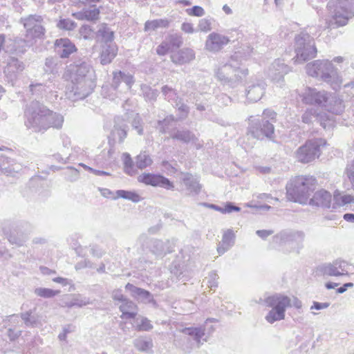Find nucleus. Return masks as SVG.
Here are the masks:
<instances>
[{"mask_svg":"<svg viewBox=\"0 0 354 354\" xmlns=\"http://www.w3.org/2000/svg\"><path fill=\"white\" fill-rule=\"evenodd\" d=\"M24 125L33 133H45L48 129H59L64 117L48 109L39 101H32L24 110Z\"/></svg>","mask_w":354,"mask_h":354,"instance_id":"1","label":"nucleus"},{"mask_svg":"<svg viewBox=\"0 0 354 354\" xmlns=\"http://www.w3.org/2000/svg\"><path fill=\"white\" fill-rule=\"evenodd\" d=\"M122 159L124 172L129 176L135 175L137 173V169L135 167L136 162L134 163L130 154L128 153H124L122 154Z\"/></svg>","mask_w":354,"mask_h":354,"instance_id":"39","label":"nucleus"},{"mask_svg":"<svg viewBox=\"0 0 354 354\" xmlns=\"http://www.w3.org/2000/svg\"><path fill=\"white\" fill-rule=\"evenodd\" d=\"M174 247L175 242L174 240L163 241L160 239H151L148 245L151 252L160 258H162L167 254L171 253Z\"/></svg>","mask_w":354,"mask_h":354,"instance_id":"18","label":"nucleus"},{"mask_svg":"<svg viewBox=\"0 0 354 354\" xmlns=\"http://www.w3.org/2000/svg\"><path fill=\"white\" fill-rule=\"evenodd\" d=\"M315 184L313 176H297L286 185L287 197L290 201L306 204Z\"/></svg>","mask_w":354,"mask_h":354,"instance_id":"3","label":"nucleus"},{"mask_svg":"<svg viewBox=\"0 0 354 354\" xmlns=\"http://www.w3.org/2000/svg\"><path fill=\"white\" fill-rule=\"evenodd\" d=\"M138 180L147 185L160 187L167 189L174 188V184L167 178L151 173H144L138 177Z\"/></svg>","mask_w":354,"mask_h":354,"instance_id":"16","label":"nucleus"},{"mask_svg":"<svg viewBox=\"0 0 354 354\" xmlns=\"http://www.w3.org/2000/svg\"><path fill=\"white\" fill-rule=\"evenodd\" d=\"M175 120L172 115H168L162 120H158L156 128L160 133H165L167 132V129L172 122Z\"/></svg>","mask_w":354,"mask_h":354,"instance_id":"47","label":"nucleus"},{"mask_svg":"<svg viewBox=\"0 0 354 354\" xmlns=\"http://www.w3.org/2000/svg\"><path fill=\"white\" fill-rule=\"evenodd\" d=\"M326 144V141L321 138L307 140L299 147L295 152V158L301 163H309L321 154V147Z\"/></svg>","mask_w":354,"mask_h":354,"instance_id":"8","label":"nucleus"},{"mask_svg":"<svg viewBox=\"0 0 354 354\" xmlns=\"http://www.w3.org/2000/svg\"><path fill=\"white\" fill-rule=\"evenodd\" d=\"M266 84L262 80H258L256 83H252L246 88V97L250 102L259 101L265 93Z\"/></svg>","mask_w":354,"mask_h":354,"instance_id":"27","label":"nucleus"},{"mask_svg":"<svg viewBox=\"0 0 354 354\" xmlns=\"http://www.w3.org/2000/svg\"><path fill=\"white\" fill-rule=\"evenodd\" d=\"M43 21L42 16L36 14L21 17L19 20L26 30V38L32 40L33 44L36 39H42L45 35L46 30L42 25Z\"/></svg>","mask_w":354,"mask_h":354,"instance_id":"10","label":"nucleus"},{"mask_svg":"<svg viewBox=\"0 0 354 354\" xmlns=\"http://www.w3.org/2000/svg\"><path fill=\"white\" fill-rule=\"evenodd\" d=\"M290 71V67L286 65L283 60L275 59L268 71V75L272 81L281 83L283 82V76Z\"/></svg>","mask_w":354,"mask_h":354,"instance_id":"23","label":"nucleus"},{"mask_svg":"<svg viewBox=\"0 0 354 354\" xmlns=\"http://www.w3.org/2000/svg\"><path fill=\"white\" fill-rule=\"evenodd\" d=\"M223 211H221V213L223 214H227V213H231L232 212H239L241 210V208L236 205H235L232 202H227L224 207H222Z\"/></svg>","mask_w":354,"mask_h":354,"instance_id":"63","label":"nucleus"},{"mask_svg":"<svg viewBox=\"0 0 354 354\" xmlns=\"http://www.w3.org/2000/svg\"><path fill=\"white\" fill-rule=\"evenodd\" d=\"M118 198H122L127 200H129L134 203H138L141 199V197L136 192L123 189L118 190L116 192V196L113 197V199H116Z\"/></svg>","mask_w":354,"mask_h":354,"instance_id":"43","label":"nucleus"},{"mask_svg":"<svg viewBox=\"0 0 354 354\" xmlns=\"http://www.w3.org/2000/svg\"><path fill=\"white\" fill-rule=\"evenodd\" d=\"M35 293L41 297L52 298L60 293L59 290H54L46 288H37L35 290Z\"/></svg>","mask_w":354,"mask_h":354,"instance_id":"49","label":"nucleus"},{"mask_svg":"<svg viewBox=\"0 0 354 354\" xmlns=\"http://www.w3.org/2000/svg\"><path fill=\"white\" fill-rule=\"evenodd\" d=\"M332 197L330 194L324 189L316 192L310 200V205L313 206L330 208Z\"/></svg>","mask_w":354,"mask_h":354,"instance_id":"28","label":"nucleus"},{"mask_svg":"<svg viewBox=\"0 0 354 354\" xmlns=\"http://www.w3.org/2000/svg\"><path fill=\"white\" fill-rule=\"evenodd\" d=\"M112 75L111 88L114 91L126 92L131 89L134 82L131 75L121 71H115L112 73Z\"/></svg>","mask_w":354,"mask_h":354,"instance_id":"14","label":"nucleus"},{"mask_svg":"<svg viewBox=\"0 0 354 354\" xmlns=\"http://www.w3.org/2000/svg\"><path fill=\"white\" fill-rule=\"evenodd\" d=\"M161 92L164 95L165 99L169 102L178 98V95L176 90L167 85H165L162 87Z\"/></svg>","mask_w":354,"mask_h":354,"instance_id":"53","label":"nucleus"},{"mask_svg":"<svg viewBox=\"0 0 354 354\" xmlns=\"http://www.w3.org/2000/svg\"><path fill=\"white\" fill-rule=\"evenodd\" d=\"M195 59L194 51L189 48H184L174 53L171 55V59L176 64L183 65L190 62Z\"/></svg>","mask_w":354,"mask_h":354,"instance_id":"29","label":"nucleus"},{"mask_svg":"<svg viewBox=\"0 0 354 354\" xmlns=\"http://www.w3.org/2000/svg\"><path fill=\"white\" fill-rule=\"evenodd\" d=\"M239 55L235 53L231 57L229 63L222 66L216 72L217 80L223 85L231 88L236 87L248 74L247 68H241Z\"/></svg>","mask_w":354,"mask_h":354,"instance_id":"4","label":"nucleus"},{"mask_svg":"<svg viewBox=\"0 0 354 354\" xmlns=\"http://www.w3.org/2000/svg\"><path fill=\"white\" fill-rule=\"evenodd\" d=\"M166 42L170 48H178L183 43V37L177 33L169 34L165 39Z\"/></svg>","mask_w":354,"mask_h":354,"instance_id":"44","label":"nucleus"},{"mask_svg":"<svg viewBox=\"0 0 354 354\" xmlns=\"http://www.w3.org/2000/svg\"><path fill=\"white\" fill-rule=\"evenodd\" d=\"M142 119L138 113L135 114L133 120L131 122L132 127L137 130L139 135L143 134V128L141 125Z\"/></svg>","mask_w":354,"mask_h":354,"instance_id":"57","label":"nucleus"},{"mask_svg":"<svg viewBox=\"0 0 354 354\" xmlns=\"http://www.w3.org/2000/svg\"><path fill=\"white\" fill-rule=\"evenodd\" d=\"M120 310L122 313V319H134L138 314V306L132 301L127 299L120 306Z\"/></svg>","mask_w":354,"mask_h":354,"instance_id":"34","label":"nucleus"},{"mask_svg":"<svg viewBox=\"0 0 354 354\" xmlns=\"http://www.w3.org/2000/svg\"><path fill=\"white\" fill-rule=\"evenodd\" d=\"M186 12L190 16L202 17L205 15L204 9L198 6H194L192 8L187 9Z\"/></svg>","mask_w":354,"mask_h":354,"instance_id":"58","label":"nucleus"},{"mask_svg":"<svg viewBox=\"0 0 354 354\" xmlns=\"http://www.w3.org/2000/svg\"><path fill=\"white\" fill-rule=\"evenodd\" d=\"M96 38L104 42V44H114V32L112 31L106 24L99 25L95 32Z\"/></svg>","mask_w":354,"mask_h":354,"instance_id":"33","label":"nucleus"},{"mask_svg":"<svg viewBox=\"0 0 354 354\" xmlns=\"http://www.w3.org/2000/svg\"><path fill=\"white\" fill-rule=\"evenodd\" d=\"M333 200L335 203L333 205V208H335V204L339 206H344L347 204L354 203V196L351 194H341L340 193H335L334 194Z\"/></svg>","mask_w":354,"mask_h":354,"instance_id":"41","label":"nucleus"},{"mask_svg":"<svg viewBox=\"0 0 354 354\" xmlns=\"http://www.w3.org/2000/svg\"><path fill=\"white\" fill-rule=\"evenodd\" d=\"M277 113L271 109H265L261 119H266L270 120L272 124L276 120Z\"/></svg>","mask_w":354,"mask_h":354,"instance_id":"62","label":"nucleus"},{"mask_svg":"<svg viewBox=\"0 0 354 354\" xmlns=\"http://www.w3.org/2000/svg\"><path fill=\"white\" fill-rule=\"evenodd\" d=\"M125 289L129 291L131 296L138 302L145 304H150L153 307H157V302L154 299L153 295L148 290L138 288L130 283L125 286Z\"/></svg>","mask_w":354,"mask_h":354,"instance_id":"22","label":"nucleus"},{"mask_svg":"<svg viewBox=\"0 0 354 354\" xmlns=\"http://www.w3.org/2000/svg\"><path fill=\"white\" fill-rule=\"evenodd\" d=\"M88 299L82 298L80 296H76L71 299V300L65 303V306L71 308L73 306L82 307L88 304Z\"/></svg>","mask_w":354,"mask_h":354,"instance_id":"50","label":"nucleus"},{"mask_svg":"<svg viewBox=\"0 0 354 354\" xmlns=\"http://www.w3.org/2000/svg\"><path fill=\"white\" fill-rule=\"evenodd\" d=\"M8 239L10 243L15 244L17 246H21L26 241L27 238L24 234L16 235L15 233H11Z\"/></svg>","mask_w":354,"mask_h":354,"instance_id":"55","label":"nucleus"},{"mask_svg":"<svg viewBox=\"0 0 354 354\" xmlns=\"http://www.w3.org/2000/svg\"><path fill=\"white\" fill-rule=\"evenodd\" d=\"M138 330L148 331L152 329L151 322L146 317H142L140 323L137 326Z\"/></svg>","mask_w":354,"mask_h":354,"instance_id":"60","label":"nucleus"},{"mask_svg":"<svg viewBox=\"0 0 354 354\" xmlns=\"http://www.w3.org/2000/svg\"><path fill=\"white\" fill-rule=\"evenodd\" d=\"M20 317L27 327H35L37 324V318L32 315L31 310L21 313Z\"/></svg>","mask_w":354,"mask_h":354,"instance_id":"46","label":"nucleus"},{"mask_svg":"<svg viewBox=\"0 0 354 354\" xmlns=\"http://www.w3.org/2000/svg\"><path fill=\"white\" fill-rule=\"evenodd\" d=\"M55 51L62 59L68 58L70 55L76 52L75 45L68 38H60L55 41Z\"/></svg>","mask_w":354,"mask_h":354,"instance_id":"25","label":"nucleus"},{"mask_svg":"<svg viewBox=\"0 0 354 354\" xmlns=\"http://www.w3.org/2000/svg\"><path fill=\"white\" fill-rule=\"evenodd\" d=\"M118 48L115 44H104L100 53V59L102 65L111 62L117 55Z\"/></svg>","mask_w":354,"mask_h":354,"instance_id":"32","label":"nucleus"},{"mask_svg":"<svg viewBox=\"0 0 354 354\" xmlns=\"http://www.w3.org/2000/svg\"><path fill=\"white\" fill-rule=\"evenodd\" d=\"M33 45L32 40L26 38L15 37L7 39V44L5 47V53L16 55L24 54L28 48Z\"/></svg>","mask_w":354,"mask_h":354,"instance_id":"17","label":"nucleus"},{"mask_svg":"<svg viewBox=\"0 0 354 354\" xmlns=\"http://www.w3.org/2000/svg\"><path fill=\"white\" fill-rule=\"evenodd\" d=\"M79 34L80 37H82L85 40H91L94 37L95 32L88 25H83L79 30Z\"/></svg>","mask_w":354,"mask_h":354,"instance_id":"51","label":"nucleus"},{"mask_svg":"<svg viewBox=\"0 0 354 354\" xmlns=\"http://www.w3.org/2000/svg\"><path fill=\"white\" fill-rule=\"evenodd\" d=\"M234 234L232 230H227L223 235L222 243L223 245H227L228 248L232 246L234 243Z\"/></svg>","mask_w":354,"mask_h":354,"instance_id":"56","label":"nucleus"},{"mask_svg":"<svg viewBox=\"0 0 354 354\" xmlns=\"http://www.w3.org/2000/svg\"><path fill=\"white\" fill-rule=\"evenodd\" d=\"M129 127L120 118H116L115 124L111 133L113 140H118L120 143L123 142L127 136Z\"/></svg>","mask_w":354,"mask_h":354,"instance_id":"30","label":"nucleus"},{"mask_svg":"<svg viewBox=\"0 0 354 354\" xmlns=\"http://www.w3.org/2000/svg\"><path fill=\"white\" fill-rule=\"evenodd\" d=\"M327 109L336 115H340L342 113L345 109V105L343 100L337 98H334L330 101L329 104H326Z\"/></svg>","mask_w":354,"mask_h":354,"instance_id":"40","label":"nucleus"},{"mask_svg":"<svg viewBox=\"0 0 354 354\" xmlns=\"http://www.w3.org/2000/svg\"><path fill=\"white\" fill-rule=\"evenodd\" d=\"M230 41L227 37L216 32H212L207 36L205 42L206 49L212 52H217L222 49Z\"/></svg>","mask_w":354,"mask_h":354,"instance_id":"26","label":"nucleus"},{"mask_svg":"<svg viewBox=\"0 0 354 354\" xmlns=\"http://www.w3.org/2000/svg\"><path fill=\"white\" fill-rule=\"evenodd\" d=\"M301 120L306 124L317 122L324 129H326V127L331 124V120L328 118L326 113L319 112L317 109L314 108L308 109L302 115Z\"/></svg>","mask_w":354,"mask_h":354,"instance_id":"19","label":"nucleus"},{"mask_svg":"<svg viewBox=\"0 0 354 354\" xmlns=\"http://www.w3.org/2000/svg\"><path fill=\"white\" fill-rule=\"evenodd\" d=\"M5 63L3 73L6 80L12 82L17 80L19 74L24 70L25 64L22 61L12 56L8 57Z\"/></svg>","mask_w":354,"mask_h":354,"instance_id":"15","label":"nucleus"},{"mask_svg":"<svg viewBox=\"0 0 354 354\" xmlns=\"http://www.w3.org/2000/svg\"><path fill=\"white\" fill-rule=\"evenodd\" d=\"M176 344H178V346H180L181 349L185 353H189L192 350V343L189 337L187 336H184L180 338V341L176 339Z\"/></svg>","mask_w":354,"mask_h":354,"instance_id":"52","label":"nucleus"},{"mask_svg":"<svg viewBox=\"0 0 354 354\" xmlns=\"http://www.w3.org/2000/svg\"><path fill=\"white\" fill-rule=\"evenodd\" d=\"M100 15V10L97 8H94L93 10H86L84 17L88 21H94L98 19Z\"/></svg>","mask_w":354,"mask_h":354,"instance_id":"61","label":"nucleus"},{"mask_svg":"<svg viewBox=\"0 0 354 354\" xmlns=\"http://www.w3.org/2000/svg\"><path fill=\"white\" fill-rule=\"evenodd\" d=\"M30 91L32 95H41L43 92L45 91L44 86L42 84L37 83V84H31L29 86Z\"/></svg>","mask_w":354,"mask_h":354,"instance_id":"59","label":"nucleus"},{"mask_svg":"<svg viewBox=\"0 0 354 354\" xmlns=\"http://www.w3.org/2000/svg\"><path fill=\"white\" fill-rule=\"evenodd\" d=\"M348 263L343 260L337 259L331 263L324 264L320 268L324 275L339 277L348 274Z\"/></svg>","mask_w":354,"mask_h":354,"instance_id":"20","label":"nucleus"},{"mask_svg":"<svg viewBox=\"0 0 354 354\" xmlns=\"http://www.w3.org/2000/svg\"><path fill=\"white\" fill-rule=\"evenodd\" d=\"M296 56L295 62L299 64L315 57L317 48L313 38L306 32H301L295 37Z\"/></svg>","mask_w":354,"mask_h":354,"instance_id":"6","label":"nucleus"},{"mask_svg":"<svg viewBox=\"0 0 354 354\" xmlns=\"http://www.w3.org/2000/svg\"><path fill=\"white\" fill-rule=\"evenodd\" d=\"M218 274L214 271H212L209 273L208 277L203 279V283H206L207 286L212 290L218 286Z\"/></svg>","mask_w":354,"mask_h":354,"instance_id":"54","label":"nucleus"},{"mask_svg":"<svg viewBox=\"0 0 354 354\" xmlns=\"http://www.w3.org/2000/svg\"><path fill=\"white\" fill-rule=\"evenodd\" d=\"M248 122L247 136H250L257 140H263L264 138H270L274 134V124L268 120L250 116L248 118Z\"/></svg>","mask_w":354,"mask_h":354,"instance_id":"9","label":"nucleus"},{"mask_svg":"<svg viewBox=\"0 0 354 354\" xmlns=\"http://www.w3.org/2000/svg\"><path fill=\"white\" fill-rule=\"evenodd\" d=\"M57 27L59 30H73L77 27V23L71 19H61L57 24Z\"/></svg>","mask_w":354,"mask_h":354,"instance_id":"48","label":"nucleus"},{"mask_svg":"<svg viewBox=\"0 0 354 354\" xmlns=\"http://www.w3.org/2000/svg\"><path fill=\"white\" fill-rule=\"evenodd\" d=\"M327 8L330 18L326 21L327 28H337L347 24L354 17V0H330Z\"/></svg>","mask_w":354,"mask_h":354,"instance_id":"2","label":"nucleus"},{"mask_svg":"<svg viewBox=\"0 0 354 354\" xmlns=\"http://www.w3.org/2000/svg\"><path fill=\"white\" fill-rule=\"evenodd\" d=\"M305 234L301 231L291 230H283L273 237L274 241L279 243L281 246H289L288 252L297 250L302 247Z\"/></svg>","mask_w":354,"mask_h":354,"instance_id":"12","label":"nucleus"},{"mask_svg":"<svg viewBox=\"0 0 354 354\" xmlns=\"http://www.w3.org/2000/svg\"><path fill=\"white\" fill-rule=\"evenodd\" d=\"M346 174L354 189V160L352 164L347 166Z\"/></svg>","mask_w":354,"mask_h":354,"instance_id":"64","label":"nucleus"},{"mask_svg":"<svg viewBox=\"0 0 354 354\" xmlns=\"http://www.w3.org/2000/svg\"><path fill=\"white\" fill-rule=\"evenodd\" d=\"M205 328L204 326L200 327H189L185 328L183 330V333L189 336L194 337V339L197 342L198 346L203 344L201 342L202 337L205 335Z\"/></svg>","mask_w":354,"mask_h":354,"instance_id":"36","label":"nucleus"},{"mask_svg":"<svg viewBox=\"0 0 354 354\" xmlns=\"http://www.w3.org/2000/svg\"><path fill=\"white\" fill-rule=\"evenodd\" d=\"M329 96V94L325 91H318L316 88L308 87L301 97L302 102L305 104L326 106Z\"/></svg>","mask_w":354,"mask_h":354,"instance_id":"13","label":"nucleus"},{"mask_svg":"<svg viewBox=\"0 0 354 354\" xmlns=\"http://www.w3.org/2000/svg\"><path fill=\"white\" fill-rule=\"evenodd\" d=\"M308 75L319 78L332 86L338 85L337 71L333 64L328 60H315L306 66Z\"/></svg>","mask_w":354,"mask_h":354,"instance_id":"5","label":"nucleus"},{"mask_svg":"<svg viewBox=\"0 0 354 354\" xmlns=\"http://www.w3.org/2000/svg\"><path fill=\"white\" fill-rule=\"evenodd\" d=\"M153 163L150 155L146 151H142L136 157V167L140 169H144Z\"/></svg>","mask_w":354,"mask_h":354,"instance_id":"37","label":"nucleus"},{"mask_svg":"<svg viewBox=\"0 0 354 354\" xmlns=\"http://www.w3.org/2000/svg\"><path fill=\"white\" fill-rule=\"evenodd\" d=\"M73 71H74L71 78H77L80 80H93V69L92 66L84 59L75 60Z\"/></svg>","mask_w":354,"mask_h":354,"instance_id":"21","label":"nucleus"},{"mask_svg":"<svg viewBox=\"0 0 354 354\" xmlns=\"http://www.w3.org/2000/svg\"><path fill=\"white\" fill-rule=\"evenodd\" d=\"M143 95L147 101L153 102L156 100L158 96V91L153 89L151 87L147 85H142L141 86Z\"/></svg>","mask_w":354,"mask_h":354,"instance_id":"45","label":"nucleus"},{"mask_svg":"<svg viewBox=\"0 0 354 354\" xmlns=\"http://www.w3.org/2000/svg\"><path fill=\"white\" fill-rule=\"evenodd\" d=\"M95 86L93 80H80L71 78V82L66 87V95L71 101L83 100L91 94Z\"/></svg>","mask_w":354,"mask_h":354,"instance_id":"11","label":"nucleus"},{"mask_svg":"<svg viewBox=\"0 0 354 354\" xmlns=\"http://www.w3.org/2000/svg\"><path fill=\"white\" fill-rule=\"evenodd\" d=\"M170 137L185 144L192 143L197 149L202 147L198 142V138L191 131L185 129H174L170 132Z\"/></svg>","mask_w":354,"mask_h":354,"instance_id":"24","label":"nucleus"},{"mask_svg":"<svg viewBox=\"0 0 354 354\" xmlns=\"http://www.w3.org/2000/svg\"><path fill=\"white\" fill-rule=\"evenodd\" d=\"M62 62L57 57L50 56L46 58L44 71L46 73L56 75L62 68Z\"/></svg>","mask_w":354,"mask_h":354,"instance_id":"35","label":"nucleus"},{"mask_svg":"<svg viewBox=\"0 0 354 354\" xmlns=\"http://www.w3.org/2000/svg\"><path fill=\"white\" fill-rule=\"evenodd\" d=\"M169 25V21L167 19H158L146 21L145 24V30H155L158 28H167Z\"/></svg>","mask_w":354,"mask_h":354,"instance_id":"38","label":"nucleus"},{"mask_svg":"<svg viewBox=\"0 0 354 354\" xmlns=\"http://www.w3.org/2000/svg\"><path fill=\"white\" fill-rule=\"evenodd\" d=\"M265 304L272 309L266 316L268 322L273 324L285 318V312L287 307L291 306V299L287 296L275 294L265 299Z\"/></svg>","mask_w":354,"mask_h":354,"instance_id":"7","label":"nucleus"},{"mask_svg":"<svg viewBox=\"0 0 354 354\" xmlns=\"http://www.w3.org/2000/svg\"><path fill=\"white\" fill-rule=\"evenodd\" d=\"M183 183L188 192L189 195H198L201 189V185L196 178L190 174H185L182 179Z\"/></svg>","mask_w":354,"mask_h":354,"instance_id":"31","label":"nucleus"},{"mask_svg":"<svg viewBox=\"0 0 354 354\" xmlns=\"http://www.w3.org/2000/svg\"><path fill=\"white\" fill-rule=\"evenodd\" d=\"M135 347L140 351H148L153 346L152 340L147 337H138L133 341Z\"/></svg>","mask_w":354,"mask_h":354,"instance_id":"42","label":"nucleus"}]
</instances>
